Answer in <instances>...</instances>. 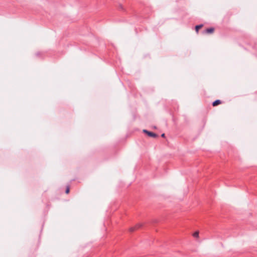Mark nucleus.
<instances>
[{"instance_id": "obj_7", "label": "nucleus", "mask_w": 257, "mask_h": 257, "mask_svg": "<svg viewBox=\"0 0 257 257\" xmlns=\"http://www.w3.org/2000/svg\"><path fill=\"white\" fill-rule=\"evenodd\" d=\"M69 191H70L69 187L67 186L66 188V191H65L66 193L68 194L69 192Z\"/></svg>"}, {"instance_id": "obj_6", "label": "nucleus", "mask_w": 257, "mask_h": 257, "mask_svg": "<svg viewBox=\"0 0 257 257\" xmlns=\"http://www.w3.org/2000/svg\"><path fill=\"white\" fill-rule=\"evenodd\" d=\"M193 236L194 237H198L199 236V232L196 231L193 233Z\"/></svg>"}, {"instance_id": "obj_3", "label": "nucleus", "mask_w": 257, "mask_h": 257, "mask_svg": "<svg viewBox=\"0 0 257 257\" xmlns=\"http://www.w3.org/2000/svg\"><path fill=\"white\" fill-rule=\"evenodd\" d=\"M141 224H138L136 226H134V227H132L130 228V231L131 232H133L135 230H136L137 229L141 227Z\"/></svg>"}, {"instance_id": "obj_9", "label": "nucleus", "mask_w": 257, "mask_h": 257, "mask_svg": "<svg viewBox=\"0 0 257 257\" xmlns=\"http://www.w3.org/2000/svg\"><path fill=\"white\" fill-rule=\"evenodd\" d=\"M37 56H39V55H40V52H38L36 54Z\"/></svg>"}, {"instance_id": "obj_5", "label": "nucleus", "mask_w": 257, "mask_h": 257, "mask_svg": "<svg viewBox=\"0 0 257 257\" xmlns=\"http://www.w3.org/2000/svg\"><path fill=\"white\" fill-rule=\"evenodd\" d=\"M203 26V24H200L199 25H196L195 26V31L197 32V33H198L199 29L201 28Z\"/></svg>"}, {"instance_id": "obj_2", "label": "nucleus", "mask_w": 257, "mask_h": 257, "mask_svg": "<svg viewBox=\"0 0 257 257\" xmlns=\"http://www.w3.org/2000/svg\"><path fill=\"white\" fill-rule=\"evenodd\" d=\"M214 29L213 28H209L208 29H206L204 31L203 33L204 34H212L214 32Z\"/></svg>"}, {"instance_id": "obj_1", "label": "nucleus", "mask_w": 257, "mask_h": 257, "mask_svg": "<svg viewBox=\"0 0 257 257\" xmlns=\"http://www.w3.org/2000/svg\"><path fill=\"white\" fill-rule=\"evenodd\" d=\"M143 132L147 134L149 137L153 138H156L157 137V135L153 132H149L146 130H144Z\"/></svg>"}, {"instance_id": "obj_4", "label": "nucleus", "mask_w": 257, "mask_h": 257, "mask_svg": "<svg viewBox=\"0 0 257 257\" xmlns=\"http://www.w3.org/2000/svg\"><path fill=\"white\" fill-rule=\"evenodd\" d=\"M221 103V100L217 99L213 102L212 105L213 106H217Z\"/></svg>"}, {"instance_id": "obj_8", "label": "nucleus", "mask_w": 257, "mask_h": 257, "mask_svg": "<svg viewBox=\"0 0 257 257\" xmlns=\"http://www.w3.org/2000/svg\"><path fill=\"white\" fill-rule=\"evenodd\" d=\"M165 134H162L161 135V137H163V138H164V137H165Z\"/></svg>"}]
</instances>
